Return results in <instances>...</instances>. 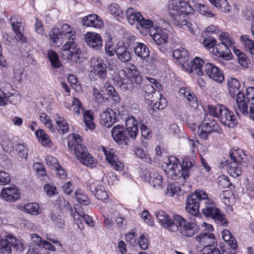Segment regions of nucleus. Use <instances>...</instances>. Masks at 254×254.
I'll use <instances>...</instances> for the list:
<instances>
[{"label": "nucleus", "mask_w": 254, "mask_h": 254, "mask_svg": "<svg viewBox=\"0 0 254 254\" xmlns=\"http://www.w3.org/2000/svg\"><path fill=\"white\" fill-rule=\"evenodd\" d=\"M193 167L192 160L186 158L181 164L179 159L174 156L168 157L162 164V167L167 176L174 180L181 178L184 180L188 179Z\"/></svg>", "instance_id": "obj_1"}, {"label": "nucleus", "mask_w": 254, "mask_h": 254, "mask_svg": "<svg viewBox=\"0 0 254 254\" xmlns=\"http://www.w3.org/2000/svg\"><path fill=\"white\" fill-rule=\"evenodd\" d=\"M126 129L123 126L116 125L111 130L113 139L120 145H127L129 138L135 139L138 133L137 122L132 116H128L126 119Z\"/></svg>", "instance_id": "obj_2"}, {"label": "nucleus", "mask_w": 254, "mask_h": 254, "mask_svg": "<svg viewBox=\"0 0 254 254\" xmlns=\"http://www.w3.org/2000/svg\"><path fill=\"white\" fill-rule=\"evenodd\" d=\"M122 72L126 78L118 74L115 75L113 80L115 85L123 91L131 89L134 84L137 85L142 82L141 75L134 64H130Z\"/></svg>", "instance_id": "obj_3"}, {"label": "nucleus", "mask_w": 254, "mask_h": 254, "mask_svg": "<svg viewBox=\"0 0 254 254\" xmlns=\"http://www.w3.org/2000/svg\"><path fill=\"white\" fill-rule=\"evenodd\" d=\"M49 37L55 46L60 47L64 42V40L68 41H74L76 38L75 31L70 25L64 24L61 30L53 28L49 32Z\"/></svg>", "instance_id": "obj_4"}, {"label": "nucleus", "mask_w": 254, "mask_h": 254, "mask_svg": "<svg viewBox=\"0 0 254 254\" xmlns=\"http://www.w3.org/2000/svg\"><path fill=\"white\" fill-rule=\"evenodd\" d=\"M63 57L76 63H81L84 60V56L81 49L78 47L74 41H66L61 49Z\"/></svg>", "instance_id": "obj_5"}, {"label": "nucleus", "mask_w": 254, "mask_h": 254, "mask_svg": "<svg viewBox=\"0 0 254 254\" xmlns=\"http://www.w3.org/2000/svg\"><path fill=\"white\" fill-rule=\"evenodd\" d=\"M202 212L206 217H211L219 225L226 226L228 224L224 215L216 208L212 199H207V201L205 202Z\"/></svg>", "instance_id": "obj_6"}, {"label": "nucleus", "mask_w": 254, "mask_h": 254, "mask_svg": "<svg viewBox=\"0 0 254 254\" xmlns=\"http://www.w3.org/2000/svg\"><path fill=\"white\" fill-rule=\"evenodd\" d=\"M188 6L184 12L176 14L173 16V21L176 26L187 30L190 32H192V24L190 21L189 15L193 10V8L189 3H185Z\"/></svg>", "instance_id": "obj_7"}, {"label": "nucleus", "mask_w": 254, "mask_h": 254, "mask_svg": "<svg viewBox=\"0 0 254 254\" xmlns=\"http://www.w3.org/2000/svg\"><path fill=\"white\" fill-rule=\"evenodd\" d=\"M174 221L176 224L180 228L183 235L191 237L198 231V227L196 224L190 223L180 215L174 216Z\"/></svg>", "instance_id": "obj_8"}, {"label": "nucleus", "mask_w": 254, "mask_h": 254, "mask_svg": "<svg viewBox=\"0 0 254 254\" xmlns=\"http://www.w3.org/2000/svg\"><path fill=\"white\" fill-rule=\"evenodd\" d=\"M75 155L77 160L82 164L90 168L95 167L97 164L94 158L84 146H78L75 149Z\"/></svg>", "instance_id": "obj_9"}, {"label": "nucleus", "mask_w": 254, "mask_h": 254, "mask_svg": "<svg viewBox=\"0 0 254 254\" xmlns=\"http://www.w3.org/2000/svg\"><path fill=\"white\" fill-rule=\"evenodd\" d=\"M107 65L104 63L101 58L95 56L91 59L89 70L99 78L102 79L106 78L107 76Z\"/></svg>", "instance_id": "obj_10"}, {"label": "nucleus", "mask_w": 254, "mask_h": 254, "mask_svg": "<svg viewBox=\"0 0 254 254\" xmlns=\"http://www.w3.org/2000/svg\"><path fill=\"white\" fill-rule=\"evenodd\" d=\"M91 192L98 199L105 201L108 198V194L102 183L93 179H90L87 184Z\"/></svg>", "instance_id": "obj_11"}, {"label": "nucleus", "mask_w": 254, "mask_h": 254, "mask_svg": "<svg viewBox=\"0 0 254 254\" xmlns=\"http://www.w3.org/2000/svg\"><path fill=\"white\" fill-rule=\"evenodd\" d=\"M204 73L215 82L221 83L225 79L224 74L219 68L211 63H206L204 65Z\"/></svg>", "instance_id": "obj_12"}, {"label": "nucleus", "mask_w": 254, "mask_h": 254, "mask_svg": "<svg viewBox=\"0 0 254 254\" xmlns=\"http://www.w3.org/2000/svg\"><path fill=\"white\" fill-rule=\"evenodd\" d=\"M179 95L181 98L186 99L188 106L190 110H195L198 107V103L195 94L189 88L181 87L179 91Z\"/></svg>", "instance_id": "obj_13"}, {"label": "nucleus", "mask_w": 254, "mask_h": 254, "mask_svg": "<svg viewBox=\"0 0 254 254\" xmlns=\"http://www.w3.org/2000/svg\"><path fill=\"white\" fill-rule=\"evenodd\" d=\"M84 39L87 45L94 50H99L103 46L101 36L97 33L86 32L84 35Z\"/></svg>", "instance_id": "obj_14"}, {"label": "nucleus", "mask_w": 254, "mask_h": 254, "mask_svg": "<svg viewBox=\"0 0 254 254\" xmlns=\"http://www.w3.org/2000/svg\"><path fill=\"white\" fill-rule=\"evenodd\" d=\"M156 216L160 224L172 232H175L178 230V226L176 222L170 218L165 211L159 210L156 213Z\"/></svg>", "instance_id": "obj_15"}, {"label": "nucleus", "mask_w": 254, "mask_h": 254, "mask_svg": "<svg viewBox=\"0 0 254 254\" xmlns=\"http://www.w3.org/2000/svg\"><path fill=\"white\" fill-rule=\"evenodd\" d=\"M117 121V115L113 109L108 108L100 115V124L105 127L110 128Z\"/></svg>", "instance_id": "obj_16"}, {"label": "nucleus", "mask_w": 254, "mask_h": 254, "mask_svg": "<svg viewBox=\"0 0 254 254\" xmlns=\"http://www.w3.org/2000/svg\"><path fill=\"white\" fill-rule=\"evenodd\" d=\"M145 181L149 183L154 188L160 189L163 187L162 176L154 170L146 171L144 175Z\"/></svg>", "instance_id": "obj_17"}, {"label": "nucleus", "mask_w": 254, "mask_h": 254, "mask_svg": "<svg viewBox=\"0 0 254 254\" xmlns=\"http://www.w3.org/2000/svg\"><path fill=\"white\" fill-rule=\"evenodd\" d=\"M195 244L199 247H206L216 243L215 235L209 232H201L195 237Z\"/></svg>", "instance_id": "obj_18"}, {"label": "nucleus", "mask_w": 254, "mask_h": 254, "mask_svg": "<svg viewBox=\"0 0 254 254\" xmlns=\"http://www.w3.org/2000/svg\"><path fill=\"white\" fill-rule=\"evenodd\" d=\"M21 21V17L18 15H14L10 19V23L16 34V39L21 43H25L26 41V38L23 33Z\"/></svg>", "instance_id": "obj_19"}, {"label": "nucleus", "mask_w": 254, "mask_h": 254, "mask_svg": "<svg viewBox=\"0 0 254 254\" xmlns=\"http://www.w3.org/2000/svg\"><path fill=\"white\" fill-rule=\"evenodd\" d=\"M146 79L149 82V84H145L143 87V90L145 92V98L151 100L153 96V94H156V91L161 89L162 86L156 79L147 76Z\"/></svg>", "instance_id": "obj_20"}, {"label": "nucleus", "mask_w": 254, "mask_h": 254, "mask_svg": "<svg viewBox=\"0 0 254 254\" xmlns=\"http://www.w3.org/2000/svg\"><path fill=\"white\" fill-rule=\"evenodd\" d=\"M0 197L6 201L14 202L20 198V194L15 186L5 187L1 190Z\"/></svg>", "instance_id": "obj_21"}, {"label": "nucleus", "mask_w": 254, "mask_h": 254, "mask_svg": "<svg viewBox=\"0 0 254 254\" xmlns=\"http://www.w3.org/2000/svg\"><path fill=\"white\" fill-rule=\"evenodd\" d=\"M219 119L222 124L229 127H234L237 123L236 118L233 112L225 106Z\"/></svg>", "instance_id": "obj_22"}, {"label": "nucleus", "mask_w": 254, "mask_h": 254, "mask_svg": "<svg viewBox=\"0 0 254 254\" xmlns=\"http://www.w3.org/2000/svg\"><path fill=\"white\" fill-rule=\"evenodd\" d=\"M204 64L203 60L199 57H195L193 61L190 62V65L187 64L184 70L189 73H194L198 75H202L204 74Z\"/></svg>", "instance_id": "obj_23"}, {"label": "nucleus", "mask_w": 254, "mask_h": 254, "mask_svg": "<svg viewBox=\"0 0 254 254\" xmlns=\"http://www.w3.org/2000/svg\"><path fill=\"white\" fill-rule=\"evenodd\" d=\"M82 25L86 27H93L96 28H101L104 26L102 19L97 14H89L83 18Z\"/></svg>", "instance_id": "obj_24"}, {"label": "nucleus", "mask_w": 254, "mask_h": 254, "mask_svg": "<svg viewBox=\"0 0 254 254\" xmlns=\"http://www.w3.org/2000/svg\"><path fill=\"white\" fill-rule=\"evenodd\" d=\"M150 35L157 45H163L166 43L168 40V34L165 30L161 29L158 27L153 28L151 30Z\"/></svg>", "instance_id": "obj_25"}, {"label": "nucleus", "mask_w": 254, "mask_h": 254, "mask_svg": "<svg viewBox=\"0 0 254 254\" xmlns=\"http://www.w3.org/2000/svg\"><path fill=\"white\" fill-rule=\"evenodd\" d=\"M185 3H189V2L181 0H171L168 5L169 13L173 16L176 14L184 12L186 8H188V6L185 4Z\"/></svg>", "instance_id": "obj_26"}, {"label": "nucleus", "mask_w": 254, "mask_h": 254, "mask_svg": "<svg viewBox=\"0 0 254 254\" xmlns=\"http://www.w3.org/2000/svg\"><path fill=\"white\" fill-rule=\"evenodd\" d=\"M116 56L118 59L123 63L128 62L131 59V53L128 48L125 46L123 42H118L116 50Z\"/></svg>", "instance_id": "obj_27"}, {"label": "nucleus", "mask_w": 254, "mask_h": 254, "mask_svg": "<svg viewBox=\"0 0 254 254\" xmlns=\"http://www.w3.org/2000/svg\"><path fill=\"white\" fill-rule=\"evenodd\" d=\"M72 217L80 229H82L83 228L81 223L82 219L89 226L93 227L94 226L92 218L88 214H85L84 212L82 211H77L76 208H75L74 214Z\"/></svg>", "instance_id": "obj_28"}, {"label": "nucleus", "mask_w": 254, "mask_h": 254, "mask_svg": "<svg viewBox=\"0 0 254 254\" xmlns=\"http://www.w3.org/2000/svg\"><path fill=\"white\" fill-rule=\"evenodd\" d=\"M16 208L23 212L32 215H38L41 213V209L36 202L19 204L16 206Z\"/></svg>", "instance_id": "obj_29"}, {"label": "nucleus", "mask_w": 254, "mask_h": 254, "mask_svg": "<svg viewBox=\"0 0 254 254\" xmlns=\"http://www.w3.org/2000/svg\"><path fill=\"white\" fill-rule=\"evenodd\" d=\"M212 53L217 57H221L227 60L231 59L232 56L229 48L221 43L216 45L212 50Z\"/></svg>", "instance_id": "obj_30"}, {"label": "nucleus", "mask_w": 254, "mask_h": 254, "mask_svg": "<svg viewBox=\"0 0 254 254\" xmlns=\"http://www.w3.org/2000/svg\"><path fill=\"white\" fill-rule=\"evenodd\" d=\"M135 55L141 59L144 60L149 55V50L148 47L142 43L135 42L132 47Z\"/></svg>", "instance_id": "obj_31"}, {"label": "nucleus", "mask_w": 254, "mask_h": 254, "mask_svg": "<svg viewBox=\"0 0 254 254\" xmlns=\"http://www.w3.org/2000/svg\"><path fill=\"white\" fill-rule=\"evenodd\" d=\"M199 203L195 200L193 198L188 195L186 200V209L187 212L193 216H197L199 214Z\"/></svg>", "instance_id": "obj_32"}, {"label": "nucleus", "mask_w": 254, "mask_h": 254, "mask_svg": "<svg viewBox=\"0 0 254 254\" xmlns=\"http://www.w3.org/2000/svg\"><path fill=\"white\" fill-rule=\"evenodd\" d=\"M46 57L48 59L50 65L54 68H59L63 65L58 54L53 49L47 51Z\"/></svg>", "instance_id": "obj_33"}, {"label": "nucleus", "mask_w": 254, "mask_h": 254, "mask_svg": "<svg viewBox=\"0 0 254 254\" xmlns=\"http://www.w3.org/2000/svg\"><path fill=\"white\" fill-rule=\"evenodd\" d=\"M126 17L127 20L131 25L136 22L138 24L141 20L143 19V16L140 12L136 11L133 8L129 7L126 10Z\"/></svg>", "instance_id": "obj_34"}, {"label": "nucleus", "mask_w": 254, "mask_h": 254, "mask_svg": "<svg viewBox=\"0 0 254 254\" xmlns=\"http://www.w3.org/2000/svg\"><path fill=\"white\" fill-rule=\"evenodd\" d=\"M39 142L45 147H51L52 141L50 136L42 129H39L35 133Z\"/></svg>", "instance_id": "obj_35"}, {"label": "nucleus", "mask_w": 254, "mask_h": 254, "mask_svg": "<svg viewBox=\"0 0 254 254\" xmlns=\"http://www.w3.org/2000/svg\"><path fill=\"white\" fill-rule=\"evenodd\" d=\"M202 123L205 126V129H207L209 133L212 132L220 133L221 131V129L218 123L214 119L210 120L206 117Z\"/></svg>", "instance_id": "obj_36"}, {"label": "nucleus", "mask_w": 254, "mask_h": 254, "mask_svg": "<svg viewBox=\"0 0 254 254\" xmlns=\"http://www.w3.org/2000/svg\"><path fill=\"white\" fill-rule=\"evenodd\" d=\"M173 56L182 64L183 67L185 68L187 65L188 52L184 48H181L175 50L173 52Z\"/></svg>", "instance_id": "obj_37"}, {"label": "nucleus", "mask_w": 254, "mask_h": 254, "mask_svg": "<svg viewBox=\"0 0 254 254\" xmlns=\"http://www.w3.org/2000/svg\"><path fill=\"white\" fill-rule=\"evenodd\" d=\"M227 87L229 94L232 97H234L238 93H242L239 90L240 84L236 78H230L228 79L227 80Z\"/></svg>", "instance_id": "obj_38"}, {"label": "nucleus", "mask_w": 254, "mask_h": 254, "mask_svg": "<svg viewBox=\"0 0 254 254\" xmlns=\"http://www.w3.org/2000/svg\"><path fill=\"white\" fill-rule=\"evenodd\" d=\"M55 119L59 132L61 134L67 133L69 130V126L64 117L56 114Z\"/></svg>", "instance_id": "obj_39"}, {"label": "nucleus", "mask_w": 254, "mask_h": 254, "mask_svg": "<svg viewBox=\"0 0 254 254\" xmlns=\"http://www.w3.org/2000/svg\"><path fill=\"white\" fill-rule=\"evenodd\" d=\"M231 161L237 162L241 164H245L246 155L243 150L236 149L231 150L230 152Z\"/></svg>", "instance_id": "obj_40"}, {"label": "nucleus", "mask_w": 254, "mask_h": 254, "mask_svg": "<svg viewBox=\"0 0 254 254\" xmlns=\"http://www.w3.org/2000/svg\"><path fill=\"white\" fill-rule=\"evenodd\" d=\"M236 102L239 111L244 115H248L249 113L248 103L245 100L244 93H239L236 96Z\"/></svg>", "instance_id": "obj_41"}, {"label": "nucleus", "mask_w": 254, "mask_h": 254, "mask_svg": "<svg viewBox=\"0 0 254 254\" xmlns=\"http://www.w3.org/2000/svg\"><path fill=\"white\" fill-rule=\"evenodd\" d=\"M243 165V164L230 161L227 167V171L231 176L236 178L242 174V166Z\"/></svg>", "instance_id": "obj_42"}, {"label": "nucleus", "mask_w": 254, "mask_h": 254, "mask_svg": "<svg viewBox=\"0 0 254 254\" xmlns=\"http://www.w3.org/2000/svg\"><path fill=\"white\" fill-rule=\"evenodd\" d=\"M83 116L86 129L93 130L95 127L93 112L91 110H87L84 112Z\"/></svg>", "instance_id": "obj_43"}, {"label": "nucleus", "mask_w": 254, "mask_h": 254, "mask_svg": "<svg viewBox=\"0 0 254 254\" xmlns=\"http://www.w3.org/2000/svg\"><path fill=\"white\" fill-rule=\"evenodd\" d=\"M240 40L245 50L251 55H254V41L250 39L247 35H241Z\"/></svg>", "instance_id": "obj_44"}, {"label": "nucleus", "mask_w": 254, "mask_h": 254, "mask_svg": "<svg viewBox=\"0 0 254 254\" xmlns=\"http://www.w3.org/2000/svg\"><path fill=\"white\" fill-rule=\"evenodd\" d=\"M82 139L80 136L77 133L70 134L67 137V145L69 149H75L78 146H83L81 144Z\"/></svg>", "instance_id": "obj_45"}, {"label": "nucleus", "mask_w": 254, "mask_h": 254, "mask_svg": "<svg viewBox=\"0 0 254 254\" xmlns=\"http://www.w3.org/2000/svg\"><path fill=\"white\" fill-rule=\"evenodd\" d=\"M181 188L178 183L173 182L168 184L167 189L165 191V193L169 196H173L175 194H181Z\"/></svg>", "instance_id": "obj_46"}, {"label": "nucleus", "mask_w": 254, "mask_h": 254, "mask_svg": "<svg viewBox=\"0 0 254 254\" xmlns=\"http://www.w3.org/2000/svg\"><path fill=\"white\" fill-rule=\"evenodd\" d=\"M222 237L223 239L228 243L231 249L235 250L237 248L236 241L229 230H224L222 232Z\"/></svg>", "instance_id": "obj_47"}, {"label": "nucleus", "mask_w": 254, "mask_h": 254, "mask_svg": "<svg viewBox=\"0 0 254 254\" xmlns=\"http://www.w3.org/2000/svg\"><path fill=\"white\" fill-rule=\"evenodd\" d=\"M194 7L196 11L201 15L207 17H214L216 15L210 10V8L203 3H196Z\"/></svg>", "instance_id": "obj_48"}, {"label": "nucleus", "mask_w": 254, "mask_h": 254, "mask_svg": "<svg viewBox=\"0 0 254 254\" xmlns=\"http://www.w3.org/2000/svg\"><path fill=\"white\" fill-rule=\"evenodd\" d=\"M33 169L36 173L37 177L41 180H46L48 179L47 172L43 165L40 162H36L33 165Z\"/></svg>", "instance_id": "obj_49"}, {"label": "nucleus", "mask_w": 254, "mask_h": 254, "mask_svg": "<svg viewBox=\"0 0 254 254\" xmlns=\"http://www.w3.org/2000/svg\"><path fill=\"white\" fill-rule=\"evenodd\" d=\"M57 203L61 209L69 212L71 216H73L74 214V211H73L69 202L65 198L62 197H59L57 201Z\"/></svg>", "instance_id": "obj_50"}, {"label": "nucleus", "mask_w": 254, "mask_h": 254, "mask_svg": "<svg viewBox=\"0 0 254 254\" xmlns=\"http://www.w3.org/2000/svg\"><path fill=\"white\" fill-rule=\"evenodd\" d=\"M108 9L110 14L117 17L118 20L124 17V13L118 4L112 3L108 6Z\"/></svg>", "instance_id": "obj_51"}, {"label": "nucleus", "mask_w": 254, "mask_h": 254, "mask_svg": "<svg viewBox=\"0 0 254 254\" xmlns=\"http://www.w3.org/2000/svg\"><path fill=\"white\" fill-rule=\"evenodd\" d=\"M23 71L24 69L21 65L17 64L14 66L12 77L13 82L18 83L22 82L23 77Z\"/></svg>", "instance_id": "obj_52"}, {"label": "nucleus", "mask_w": 254, "mask_h": 254, "mask_svg": "<svg viewBox=\"0 0 254 254\" xmlns=\"http://www.w3.org/2000/svg\"><path fill=\"white\" fill-rule=\"evenodd\" d=\"M9 238V244H10V247L13 246L16 250L20 252L23 251L25 249L24 243L20 239H17L12 235H8Z\"/></svg>", "instance_id": "obj_53"}, {"label": "nucleus", "mask_w": 254, "mask_h": 254, "mask_svg": "<svg viewBox=\"0 0 254 254\" xmlns=\"http://www.w3.org/2000/svg\"><path fill=\"white\" fill-rule=\"evenodd\" d=\"M224 106L221 104L209 105L207 106L208 112L210 115L219 118Z\"/></svg>", "instance_id": "obj_54"}, {"label": "nucleus", "mask_w": 254, "mask_h": 254, "mask_svg": "<svg viewBox=\"0 0 254 254\" xmlns=\"http://www.w3.org/2000/svg\"><path fill=\"white\" fill-rule=\"evenodd\" d=\"M51 219L55 227L58 228H63L65 225V221L59 214L56 213H52L51 215Z\"/></svg>", "instance_id": "obj_55"}, {"label": "nucleus", "mask_w": 254, "mask_h": 254, "mask_svg": "<svg viewBox=\"0 0 254 254\" xmlns=\"http://www.w3.org/2000/svg\"><path fill=\"white\" fill-rule=\"evenodd\" d=\"M0 145L3 150L6 153H10L14 150L13 142L7 137H5L2 139Z\"/></svg>", "instance_id": "obj_56"}, {"label": "nucleus", "mask_w": 254, "mask_h": 254, "mask_svg": "<svg viewBox=\"0 0 254 254\" xmlns=\"http://www.w3.org/2000/svg\"><path fill=\"white\" fill-rule=\"evenodd\" d=\"M193 199L199 202L201 200H204V203L207 201L208 198L207 193L202 190H197L193 193L189 194Z\"/></svg>", "instance_id": "obj_57"}, {"label": "nucleus", "mask_w": 254, "mask_h": 254, "mask_svg": "<svg viewBox=\"0 0 254 254\" xmlns=\"http://www.w3.org/2000/svg\"><path fill=\"white\" fill-rule=\"evenodd\" d=\"M158 95L159 96V101L154 102V100H150L151 104L156 108L159 110L164 109L167 106V101L164 98V96L160 93V92L157 93Z\"/></svg>", "instance_id": "obj_58"}, {"label": "nucleus", "mask_w": 254, "mask_h": 254, "mask_svg": "<svg viewBox=\"0 0 254 254\" xmlns=\"http://www.w3.org/2000/svg\"><path fill=\"white\" fill-rule=\"evenodd\" d=\"M219 39L221 41L222 44H224L227 47H231L234 45V41L228 33L222 32L219 36Z\"/></svg>", "instance_id": "obj_59"}, {"label": "nucleus", "mask_w": 254, "mask_h": 254, "mask_svg": "<svg viewBox=\"0 0 254 254\" xmlns=\"http://www.w3.org/2000/svg\"><path fill=\"white\" fill-rule=\"evenodd\" d=\"M75 197L77 201L83 205L89 204L90 200L83 190H78L75 192Z\"/></svg>", "instance_id": "obj_60"}, {"label": "nucleus", "mask_w": 254, "mask_h": 254, "mask_svg": "<svg viewBox=\"0 0 254 254\" xmlns=\"http://www.w3.org/2000/svg\"><path fill=\"white\" fill-rule=\"evenodd\" d=\"M202 254H224V250L221 248V252L220 250L215 247L214 245H210L207 247L203 248L201 250Z\"/></svg>", "instance_id": "obj_61"}, {"label": "nucleus", "mask_w": 254, "mask_h": 254, "mask_svg": "<svg viewBox=\"0 0 254 254\" xmlns=\"http://www.w3.org/2000/svg\"><path fill=\"white\" fill-rule=\"evenodd\" d=\"M118 47V43L115 45L112 40H109L105 46V53L109 56H113L115 53L116 54V50Z\"/></svg>", "instance_id": "obj_62"}, {"label": "nucleus", "mask_w": 254, "mask_h": 254, "mask_svg": "<svg viewBox=\"0 0 254 254\" xmlns=\"http://www.w3.org/2000/svg\"><path fill=\"white\" fill-rule=\"evenodd\" d=\"M67 80L70 84L72 88L77 91L80 92L81 91V86L75 75L70 74L67 75Z\"/></svg>", "instance_id": "obj_63"}, {"label": "nucleus", "mask_w": 254, "mask_h": 254, "mask_svg": "<svg viewBox=\"0 0 254 254\" xmlns=\"http://www.w3.org/2000/svg\"><path fill=\"white\" fill-rule=\"evenodd\" d=\"M232 193L229 190L222 191L220 194V198L222 201L227 205H230L233 202V198L231 197Z\"/></svg>", "instance_id": "obj_64"}]
</instances>
